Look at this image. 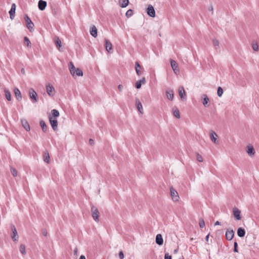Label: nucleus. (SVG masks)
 <instances>
[{"label": "nucleus", "instance_id": "obj_1", "mask_svg": "<svg viewBox=\"0 0 259 259\" xmlns=\"http://www.w3.org/2000/svg\"><path fill=\"white\" fill-rule=\"evenodd\" d=\"M69 70H70V73L71 74V75L73 76H79L83 75L82 71L78 68H76L75 67V66H74L72 62H70L69 63Z\"/></svg>", "mask_w": 259, "mask_h": 259}, {"label": "nucleus", "instance_id": "obj_2", "mask_svg": "<svg viewBox=\"0 0 259 259\" xmlns=\"http://www.w3.org/2000/svg\"><path fill=\"white\" fill-rule=\"evenodd\" d=\"M91 212H92V216L93 219L95 220V222H98L100 213H99V211L98 208L94 206H92Z\"/></svg>", "mask_w": 259, "mask_h": 259}, {"label": "nucleus", "instance_id": "obj_3", "mask_svg": "<svg viewBox=\"0 0 259 259\" xmlns=\"http://www.w3.org/2000/svg\"><path fill=\"white\" fill-rule=\"evenodd\" d=\"M25 22L27 24V27L30 32L33 30L34 24L31 20L30 18L27 16L25 15L24 17Z\"/></svg>", "mask_w": 259, "mask_h": 259}, {"label": "nucleus", "instance_id": "obj_4", "mask_svg": "<svg viewBox=\"0 0 259 259\" xmlns=\"http://www.w3.org/2000/svg\"><path fill=\"white\" fill-rule=\"evenodd\" d=\"M170 192L172 200L175 202L178 201L179 199V196L177 191L173 187H170Z\"/></svg>", "mask_w": 259, "mask_h": 259}, {"label": "nucleus", "instance_id": "obj_5", "mask_svg": "<svg viewBox=\"0 0 259 259\" xmlns=\"http://www.w3.org/2000/svg\"><path fill=\"white\" fill-rule=\"evenodd\" d=\"M29 95L30 98L33 100V102L35 103L38 101L37 94L33 89L31 88L29 89Z\"/></svg>", "mask_w": 259, "mask_h": 259}, {"label": "nucleus", "instance_id": "obj_6", "mask_svg": "<svg viewBox=\"0 0 259 259\" xmlns=\"http://www.w3.org/2000/svg\"><path fill=\"white\" fill-rule=\"evenodd\" d=\"M49 121L53 130L55 131L58 127V121L56 118H53L51 115L49 116Z\"/></svg>", "mask_w": 259, "mask_h": 259}, {"label": "nucleus", "instance_id": "obj_7", "mask_svg": "<svg viewBox=\"0 0 259 259\" xmlns=\"http://www.w3.org/2000/svg\"><path fill=\"white\" fill-rule=\"evenodd\" d=\"M147 14L151 17H154L155 16V11L154 7L149 5L146 9Z\"/></svg>", "mask_w": 259, "mask_h": 259}, {"label": "nucleus", "instance_id": "obj_8", "mask_svg": "<svg viewBox=\"0 0 259 259\" xmlns=\"http://www.w3.org/2000/svg\"><path fill=\"white\" fill-rule=\"evenodd\" d=\"M179 95L182 101H186L187 99L186 94L183 87H180L179 88Z\"/></svg>", "mask_w": 259, "mask_h": 259}, {"label": "nucleus", "instance_id": "obj_9", "mask_svg": "<svg viewBox=\"0 0 259 259\" xmlns=\"http://www.w3.org/2000/svg\"><path fill=\"white\" fill-rule=\"evenodd\" d=\"M11 229L12 231V233L11 234L12 239L14 241H16L18 240V235L17 234V230L14 225H12L11 226Z\"/></svg>", "mask_w": 259, "mask_h": 259}, {"label": "nucleus", "instance_id": "obj_10", "mask_svg": "<svg viewBox=\"0 0 259 259\" xmlns=\"http://www.w3.org/2000/svg\"><path fill=\"white\" fill-rule=\"evenodd\" d=\"M234 236V232L233 230L227 229L225 236L227 240H231Z\"/></svg>", "mask_w": 259, "mask_h": 259}, {"label": "nucleus", "instance_id": "obj_11", "mask_svg": "<svg viewBox=\"0 0 259 259\" xmlns=\"http://www.w3.org/2000/svg\"><path fill=\"white\" fill-rule=\"evenodd\" d=\"M233 215L236 220H240L241 219V211L238 208L234 207L233 209Z\"/></svg>", "mask_w": 259, "mask_h": 259}, {"label": "nucleus", "instance_id": "obj_12", "mask_svg": "<svg viewBox=\"0 0 259 259\" xmlns=\"http://www.w3.org/2000/svg\"><path fill=\"white\" fill-rule=\"evenodd\" d=\"M16 8V6L15 4H13L11 6V10L9 11L10 18L11 20H13L14 19L15 16Z\"/></svg>", "mask_w": 259, "mask_h": 259}, {"label": "nucleus", "instance_id": "obj_13", "mask_svg": "<svg viewBox=\"0 0 259 259\" xmlns=\"http://www.w3.org/2000/svg\"><path fill=\"white\" fill-rule=\"evenodd\" d=\"M201 98L202 99V103L205 107H208L209 106V99L208 98L207 96L205 94H203L201 96Z\"/></svg>", "mask_w": 259, "mask_h": 259}, {"label": "nucleus", "instance_id": "obj_14", "mask_svg": "<svg viewBox=\"0 0 259 259\" xmlns=\"http://www.w3.org/2000/svg\"><path fill=\"white\" fill-rule=\"evenodd\" d=\"M46 89H47V93L50 96L52 97V96H54V92H55V89L53 87V85H51L50 84H48L47 85Z\"/></svg>", "mask_w": 259, "mask_h": 259}, {"label": "nucleus", "instance_id": "obj_15", "mask_svg": "<svg viewBox=\"0 0 259 259\" xmlns=\"http://www.w3.org/2000/svg\"><path fill=\"white\" fill-rule=\"evenodd\" d=\"M105 47L108 53H110L111 51L112 50V45L111 42L109 41V40L105 38Z\"/></svg>", "mask_w": 259, "mask_h": 259}, {"label": "nucleus", "instance_id": "obj_16", "mask_svg": "<svg viewBox=\"0 0 259 259\" xmlns=\"http://www.w3.org/2000/svg\"><path fill=\"white\" fill-rule=\"evenodd\" d=\"M170 64H171L172 69H173V70L174 71V72L175 73H177V72H179V70L178 69V64L176 62V61H175L174 60L171 59L170 60Z\"/></svg>", "mask_w": 259, "mask_h": 259}, {"label": "nucleus", "instance_id": "obj_17", "mask_svg": "<svg viewBox=\"0 0 259 259\" xmlns=\"http://www.w3.org/2000/svg\"><path fill=\"white\" fill-rule=\"evenodd\" d=\"M155 242L158 245H162L163 243V239L160 234H157L156 236Z\"/></svg>", "mask_w": 259, "mask_h": 259}, {"label": "nucleus", "instance_id": "obj_18", "mask_svg": "<svg viewBox=\"0 0 259 259\" xmlns=\"http://www.w3.org/2000/svg\"><path fill=\"white\" fill-rule=\"evenodd\" d=\"M47 6V2L42 0H39L38 3V7L40 10L43 11Z\"/></svg>", "mask_w": 259, "mask_h": 259}, {"label": "nucleus", "instance_id": "obj_19", "mask_svg": "<svg viewBox=\"0 0 259 259\" xmlns=\"http://www.w3.org/2000/svg\"><path fill=\"white\" fill-rule=\"evenodd\" d=\"M91 34L94 37H96L98 34V30L95 25H93L90 30Z\"/></svg>", "mask_w": 259, "mask_h": 259}, {"label": "nucleus", "instance_id": "obj_20", "mask_svg": "<svg viewBox=\"0 0 259 259\" xmlns=\"http://www.w3.org/2000/svg\"><path fill=\"white\" fill-rule=\"evenodd\" d=\"M136 104L138 110L142 114L143 113L142 105L138 98L136 99Z\"/></svg>", "mask_w": 259, "mask_h": 259}, {"label": "nucleus", "instance_id": "obj_21", "mask_svg": "<svg viewBox=\"0 0 259 259\" xmlns=\"http://www.w3.org/2000/svg\"><path fill=\"white\" fill-rule=\"evenodd\" d=\"M21 124L24 128L26 131H29L30 130L29 124L26 119H21Z\"/></svg>", "mask_w": 259, "mask_h": 259}, {"label": "nucleus", "instance_id": "obj_22", "mask_svg": "<svg viewBox=\"0 0 259 259\" xmlns=\"http://www.w3.org/2000/svg\"><path fill=\"white\" fill-rule=\"evenodd\" d=\"M43 160L45 162L49 163L50 162V155L48 151L46 150L43 153Z\"/></svg>", "mask_w": 259, "mask_h": 259}, {"label": "nucleus", "instance_id": "obj_23", "mask_svg": "<svg viewBox=\"0 0 259 259\" xmlns=\"http://www.w3.org/2000/svg\"><path fill=\"white\" fill-rule=\"evenodd\" d=\"M247 149V152L249 156H252L254 155L255 150L252 146H248Z\"/></svg>", "mask_w": 259, "mask_h": 259}, {"label": "nucleus", "instance_id": "obj_24", "mask_svg": "<svg viewBox=\"0 0 259 259\" xmlns=\"http://www.w3.org/2000/svg\"><path fill=\"white\" fill-rule=\"evenodd\" d=\"M237 235L240 237H243L245 235V231L242 228H239L237 232Z\"/></svg>", "mask_w": 259, "mask_h": 259}, {"label": "nucleus", "instance_id": "obj_25", "mask_svg": "<svg viewBox=\"0 0 259 259\" xmlns=\"http://www.w3.org/2000/svg\"><path fill=\"white\" fill-rule=\"evenodd\" d=\"M166 95L168 100L172 101L174 98V91L171 90L166 91Z\"/></svg>", "mask_w": 259, "mask_h": 259}, {"label": "nucleus", "instance_id": "obj_26", "mask_svg": "<svg viewBox=\"0 0 259 259\" xmlns=\"http://www.w3.org/2000/svg\"><path fill=\"white\" fill-rule=\"evenodd\" d=\"M173 115L177 118L179 119L180 118V114L179 109L176 107H174L172 108Z\"/></svg>", "mask_w": 259, "mask_h": 259}, {"label": "nucleus", "instance_id": "obj_27", "mask_svg": "<svg viewBox=\"0 0 259 259\" xmlns=\"http://www.w3.org/2000/svg\"><path fill=\"white\" fill-rule=\"evenodd\" d=\"M40 126H41L42 130L44 133H46L48 131V126L46 124L45 121L42 120H41L39 122Z\"/></svg>", "mask_w": 259, "mask_h": 259}, {"label": "nucleus", "instance_id": "obj_28", "mask_svg": "<svg viewBox=\"0 0 259 259\" xmlns=\"http://www.w3.org/2000/svg\"><path fill=\"white\" fill-rule=\"evenodd\" d=\"M14 93L15 94L16 98L18 100H21L22 96L20 91L18 88H15L14 89Z\"/></svg>", "mask_w": 259, "mask_h": 259}, {"label": "nucleus", "instance_id": "obj_29", "mask_svg": "<svg viewBox=\"0 0 259 259\" xmlns=\"http://www.w3.org/2000/svg\"><path fill=\"white\" fill-rule=\"evenodd\" d=\"M129 3L128 0H120L119 1V4L121 8H125L126 7Z\"/></svg>", "mask_w": 259, "mask_h": 259}, {"label": "nucleus", "instance_id": "obj_30", "mask_svg": "<svg viewBox=\"0 0 259 259\" xmlns=\"http://www.w3.org/2000/svg\"><path fill=\"white\" fill-rule=\"evenodd\" d=\"M4 92L5 93V96H6V99L9 101H11V95L10 92L7 89H5Z\"/></svg>", "mask_w": 259, "mask_h": 259}, {"label": "nucleus", "instance_id": "obj_31", "mask_svg": "<svg viewBox=\"0 0 259 259\" xmlns=\"http://www.w3.org/2000/svg\"><path fill=\"white\" fill-rule=\"evenodd\" d=\"M214 136L217 137V135L216 133L213 131H211L210 134V137L211 139V140L214 143H217V139L214 137Z\"/></svg>", "mask_w": 259, "mask_h": 259}, {"label": "nucleus", "instance_id": "obj_32", "mask_svg": "<svg viewBox=\"0 0 259 259\" xmlns=\"http://www.w3.org/2000/svg\"><path fill=\"white\" fill-rule=\"evenodd\" d=\"M141 68L140 64L138 62H136V73L138 75H140L142 74L141 71H140V69Z\"/></svg>", "mask_w": 259, "mask_h": 259}, {"label": "nucleus", "instance_id": "obj_33", "mask_svg": "<svg viewBox=\"0 0 259 259\" xmlns=\"http://www.w3.org/2000/svg\"><path fill=\"white\" fill-rule=\"evenodd\" d=\"M52 113V117H53V118H56V117H58L59 116V112L56 110V109H53L51 111Z\"/></svg>", "mask_w": 259, "mask_h": 259}, {"label": "nucleus", "instance_id": "obj_34", "mask_svg": "<svg viewBox=\"0 0 259 259\" xmlns=\"http://www.w3.org/2000/svg\"><path fill=\"white\" fill-rule=\"evenodd\" d=\"M19 250H20V252L23 255H25L26 252V250H25V245H24L23 244H21L20 245Z\"/></svg>", "mask_w": 259, "mask_h": 259}, {"label": "nucleus", "instance_id": "obj_35", "mask_svg": "<svg viewBox=\"0 0 259 259\" xmlns=\"http://www.w3.org/2000/svg\"><path fill=\"white\" fill-rule=\"evenodd\" d=\"M252 48L255 51H257L258 50V44L256 41H252L251 44Z\"/></svg>", "mask_w": 259, "mask_h": 259}, {"label": "nucleus", "instance_id": "obj_36", "mask_svg": "<svg viewBox=\"0 0 259 259\" xmlns=\"http://www.w3.org/2000/svg\"><path fill=\"white\" fill-rule=\"evenodd\" d=\"M55 45L57 47V48L60 51V48L61 47V41L59 38V37H57L56 40H55Z\"/></svg>", "mask_w": 259, "mask_h": 259}, {"label": "nucleus", "instance_id": "obj_37", "mask_svg": "<svg viewBox=\"0 0 259 259\" xmlns=\"http://www.w3.org/2000/svg\"><path fill=\"white\" fill-rule=\"evenodd\" d=\"M223 94V90L221 87H219L218 88L217 95L219 97H221L222 96Z\"/></svg>", "mask_w": 259, "mask_h": 259}, {"label": "nucleus", "instance_id": "obj_38", "mask_svg": "<svg viewBox=\"0 0 259 259\" xmlns=\"http://www.w3.org/2000/svg\"><path fill=\"white\" fill-rule=\"evenodd\" d=\"M24 42L26 44L27 46L28 47H31V42L29 40V38L27 36H25L24 38Z\"/></svg>", "mask_w": 259, "mask_h": 259}, {"label": "nucleus", "instance_id": "obj_39", "mask_svg": "<svg viewBox=\"0 0 259 259\" xmlns=\"http://www.w3.org/2000/svg\"><path fill=\"white\" fill-rule=\"evenodd\" d=\"M11 172L14 177H15L17 176V171L15 168L11 167Z\"/></svg>", "mask_w": 259, "mask_h": 259}, {"label": "nucleus", "instance_id": "obj_40", "mask_svg": "<svg viewBox=\"0 0 259 259\" xmlns=\"http://www.w3.org/2000/svg\"><path fill=\"white\" fill-rule=\"evenodd\" d=\"M133 15V11L131 9L128 10L126 13V16L127 18L131 17Z\"/></svg>", "mask_w": 259, "mask_h": 259}, {"label": "nucleus", "instance_id": "obj_41", "mask_svg": "<svg viewBox=\"0 0 259 259\" xmlns=\"http://www.w3.org/2000/svg\"><path fill=\"white\" fill-rule=\"evenodd\" d=\"M199 225L201 228H203L205 226V222L203 219L199 220Z\"/></svg>", "mask_w": 259, "mask_h": 259}, {"label": "nucleus", "instance_id": "obj_42", "mask_svg": "<svg viewBox=\"0 0 259 259\" xmlns=\"http://www.w3.org/2000/svg\"><path fill=\"white\" fill-rule=\"evenodd\" d=\"M196 157H197V160L199 162H202L203 161V158H202V157L199 154L197 153Z\"/></svg>", "mask_w": 259, "mask_h": 259}, {"label": "nucleus", "instance_id": "obj_43", "mask_svg": "<svg viewBox=\"0 0 259 259\" xmlns=\"http://www.w3.org/2000/svg\"><path fill=\"white\" fill-rule=\"evenodd\" d=\"M234 251L235 252H238V243L237 242H235L234 243Z\"/></svg>", "mask_w": 259, "mask_h": 259}, {"label": "nucleus", "instance_id": "obj_44", "mask_svg": "<svg viewBox=\"0 0 259 259\" xmlns=\"http://www.w3.org/2000/svg\"><path fill=\"white\" fill-rule=\"evenodd\" d=\"M142 84L140 81H138L136 83V88L138 89H140L141 87Z\"/></svg>", "mask_w": 259, "mask_h": 259}, {"label": "nucleus", "instance_id": "obj_45", "mask_svg": "<svg viewBox=\"0 0 259 259\" xmlns=\"http://www.w3.org/2000/svg\"><path fill=\"white\" fill-rule=\"evenodd\" d=\"M213 44L215 47L219 46V42L217 39H213Z\"/></svg>", "mask_w": 259, "mask_h": 259}, {"label": "nucleus", "instance_id": "obj_46", "mask_svg": "<svg viewBox=\"0 0 259 259\" xmlns=\"http://www.w3.org/2000/svg\"><path fill=\"white\" fill-rule=\"evenodd\" d=\"M164 259H172L171 256L169 255L168 253L165 254Z\"/></svg>", "mask_w": 259, "mask_h": 259}, {"label": "nucleus", "instance_id": "obj_47", "mask_svg": "<svg viewBox=\"0 0 259 259\" xmlns=\"http://www.w3.org/2000/svg\"><path fill=\"white\" fill-rule=\"evenodd\" d=\"M41 233L44 236H47L48 234L47 231L45 229H42Z\"/></svg>", "mask_w": 259, "mask_h": 259}, {"label": "nucleus", "instance_id": "obj_48", "mask_svg": "<svg viewBox=\"0 0 259 259\" xmlns=\"http://www.w3.org/2000/svg\"><path fill=\"white\" fill-rule=\"evenodd\" d=\"M119 257L120 259H123L124 258V254L122 251H120L119 252Z\"/></svg>", "mask_w": 259, "mask_h": 259}, {"label": "nucleus", "instance_id": "obj_49", "mask_svg": "<svg viewBox=\"0 0 259 259\" xmlns=\"http://www.w3.org/2000/svg\"><path fill=\"white\" fill-rule=\"evenodd\" d=\"M139 81H140L141 84H145L146 82L145 78L144 77H143L141 79H140Z\"/></svg>", "mask_w": 259, "mask_h": 259}, {"label": "nucleus", "instance_id": "obj_50", "mask_svg": "<svg viewBox=\"0 0 259 259\" xmlns=\"http://www.w3.org/2000/svg\"><path fill=\"white\" fill-rule=\"evenodd\" d=\"M123 89V86L121 84H119L118 86V89L120 92H121Z\"/></svg>", "mask_w": 259, "mask_h": 259}, {"label": "nucleus", "instance_id": "obj_51", "mask_svg": "<svg viewBox=\"0 0 259 259\" xmlns=\"http://www.w3.org/2000/svg\"><path fill=\"white\" fill-rule=\"evenodd\" d=\"M89 143L91 144V145H92L94 143V140L92 139H90V140H89Z\"/></svg>", "mask_w": 259, "mask_h": 259}, {"label": "nucleus", "instance_id": "obj_52", "mask_svg": "<svg viewBox=\"0 0 259 259\" xmlns=\"http://www.w3.org/2000/svg\"><path fill=\"white\" fill-rule=\"evenodd\" d=\"M77 251H78L77 248H75L74 250V254H75V255L77 254Z\"/></svg>", "mask_w": 259, "mask_h": 259}, {"label": "nucleus", "instance_id": "obj_53", "mask_svg": "<svg viewBox=\"0 0 259 259\" xmlns=\"http://www.w3.org/2000/svg\"><path fill=\"white\" fill-rule=\"evenodd\" d=\"M213 7H212V6H211L210 7H209L208 8V10H209V11H213Z\"/></svg>", "mask_w": 259, "mask_h": 259}, {"label": "nucleus", "instance_id": "obj_54", "mask_svg": "<svg viewBox=\"0 0 259 259\" xmlns=\"http://www.w3.org/2000/svg\"><path fill=\"white\" fill-rule=\"evenodd\" d=\"M79 259H86L85 258V257L84 255H81L80 257H79Z\"/></svg>", "mask_w": 259, "mask_h": 259}, {"label": "nucleus", "instance_id": "obj_55", "mask_svg": "<svg viewBox=\"0 0 259 259\" xmlns=\"http://www.w3.org/2000/svg\"><path fill=\"white\" fill-rule=\"evenodd\" d=\"M221 225V223L219 221H217L214 224V225Z\"/></svg>", "mask_w": 259, "mask_h": 259}, {"label": "nucleus", "instance_id": "obj_56", "mask_svg": "<svg viewBox=\"0 0 259 259\" xmlns=\"http://www.w3.org/2000/svg\"><path fill=\"white\" fill-rule=\"evenodd\" d=\"M209 237V234H208V235H207L206 236V237H205V240H206V241H208Z\"/></svg>", "mask_w": 259, "mask_h": 259}, {"label": "nucleus", "instance_id": "obj_57", "mask_svg": "<svg viewBox=\"0 0 259 259\" xmlns=\"http://www.w3.org/2000/svg\"><path fill=\"white\" fill-rule=\"evenodd\" d=\"M177 251H178V249H175V250H174V253H177Z\"/></svg>", "mask_w": 259, "mask_h": 259}, {"label": "nucleus", "instance_id": "obj_58", "mask_svg": "<svg viewBox=\"0 0 259 259\" xmlns=\"http://www.w3.org/2000/svg\"><path fill=\"white\" fill-rule=\"evenodd\" d=\"M21 71H22V72H23V71H24V69H22L21 70Z\"/></svg>", "mask_w": 259, "mask_h": 259}, {"label": "nucleus", "instance_id": "obj_59", "mask_svg": "<svg viewBox=\"0 0 259 259\" xmlns=\"http://www.w3.org/2000/svg\"><path fill=\"white\" fill-rule=\"evenodd\" d=\"M193 239L192 238L190 239V240H191V241H193Z\"/></svg>", "mask_w": 259, "mask_h": 259}]
</instances>
